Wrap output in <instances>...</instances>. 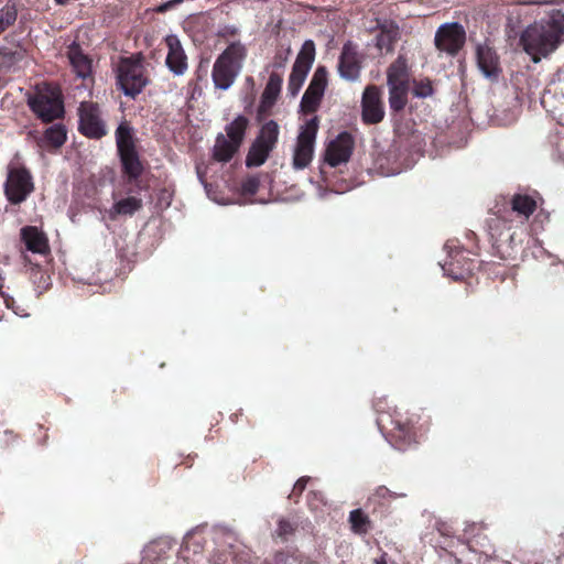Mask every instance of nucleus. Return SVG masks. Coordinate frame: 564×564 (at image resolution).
<instances>
[{"label": "nucleus", "mask_w": 564, "mask_h": 564, "mask_svg": "<svg viewBox=\"0 0 564 564\" xmlns=\"http://www.w3.org/2000/svg\"><path fill=\"white\" fill-rule=\"evenodd\" d=\"M173 1V7H175L176 4H180L183 0H172Z\"/></svg>", "instance_id": "obj_42"}, {"label": "nucleus", "mask_w": 564, "mask_h": 564, "mask_svg": "<svg viewBox=\"0 0 564 564\" xmlns=\"http://www.w3.org/2000/svg\"><path fill=\"white\" fill-rule=\"evenodd\" d=\"M564 39V13L556 10L529 24L520 36L524 52L531 56L533 63L553 53Z\"/></svg>", "instance_id": "obj_1"}, {"label": "nucleus", "mask_w": 564, "mask_h": 564, "mask_svg": "<svg viewBox=\"0 0 564 564\" xmlns=\"http://www.w3.org/2000/svg\"><path fill=\"white\" fill-rule=\"evenodd\" d=\"M433 93L432 86L430 83H422L415 86L414 95L416 97H427Z\"/></svg>", "instance_id": "obj_33"}, {"label": "nucleus", "mask_w": 564, "mask_h": 564, "mask_svg": "<svg viewBox=\"0 0 564 564\" xmlns=\"http://www.w3.org/2000/svg\"><path fill=\"white\" fill-rule=\"evenodd\" d=\"M21 237L28 250L45 254L50 247L45 234L34 226H26L21 229Z\"/></svg>", "instance_id": "obj_17"}, {"label": "nucleus", "mask_w": 564, "mask_h": 564, "mask_svg": "<svg viewBox=\"0 0 564 564\" xmlns=\"http://www.w3.org/2000/svg\"><path fill=\"white\" fill-rule=\"evenodd\" d=\"M536 204L535 200L528 195H514L512 198V209L519 215L528 218L534 210Z\"/></svg>", "instance_id": "obj_28"}, {"label": "nucleus", "mask_w": 564, "mask_h": 564, "mask_svg": "<svg viewBox=\"0 0 564 564\" xmlns=\"http://www.w3.org/2000/svg\"><path fill=\"white\" fill-rule=\"evenodd\" d=\"M116 140L119 153L134 150L132 129L127 123H121L116 131Z\"/></svg>", "instance_id": "obj_27"}, {"label": "nucleus", "mask_w": 564, "mask_h": 564, "mask_svg": "<svg viewBox=\"0 0 564 564\" xmlns=\"http://www.w3.org/2000/svg\"><path fill=\"white\" fill-rule=\"evenodd\" d=\"M124 172L131 177L137 178L142 172V165L139 161L135 150L119 153Z\"/></svg>", "instance_id": "obj_24"}, {"label": "nucleus", "mask_w": 564, "mask_h": 564, "mask_svg": "<svg viewBox=\"0 0 564 564\" xmlns=\"http://www.w3.org/2000/svg\"><path fill=\"white\" fill-rule=\"evenodd\" d=\"M247 126H248V120L242 116H238L226 128V132H227L229 140H231L232 142H235L237 145L240 147V144L243 140V137H245Z\"/></svg>", "instance_id": "obj_26"}, {"label": "nucleus", "mask_w": 564, "mask_h": 564, "mask_svg": "<svg viewBox=\"0 0 564 564\" xmlns=\"http://www.w3.org/2000/svg\"><path fill=\"white\" fill-rule=\"evenodd\" d=\"M173 8V1H167V2H164L162 3L159 8H158V11L159 12H165L170 9Z\"/></svg>", "instance_id": "obj_35"}, {"label": "nucleus", "mask_w": 564, "mask_h": 564, "mask_svg": "<svg viewBox=\"0 0 564 564\" xmlns=\"http://www.w3.org/2000/svg\"><path fill=\"white\" fill-rule=\"evenodd\" d=\"M165 43L169 48L165 65L175 76L184 75L188 68V64L180 39L175 34H169L165 37Z\"/></svg>", "instance_id": "obj_13"}, {"label": "nucleus", "mask_w": 564, "mask_h": 564, "mask_svg": "<svg viewBox=\"0 0 564 564\" xmlns=\"http://www.w3.org/2000/svg\"><path fill=\"white\" fill-rule=\"evenodd\" d=\"M466 32L458 22H447L438 26L435 32L434 43L440 52L455 55L463 47Z\"/></svg>", "instance_id": "obj_9"}, {"label": "nucleus", "mask_w": 564, "mask_h": 564, "mask_svg": "<svg viewBox=\"0 0 564 564\" xmlns=\"http://www.w3.org/2000/svg\"><path fill=\"white\" fill-rule=\"evenodd\" d=\"M383 422V417H380L379 419V424H381Z\"/></svg>", "instance_id": "obj_45"}, {"label": "nucleus", "mask_w": 564, "mask_h": 564, "mask_svg": "<svg viewBox=\"0 0 564 564\" xmlns=\"http://www.w3.org/2000/svg\"><path fill=\"white\" fill-rule=\"evenodd\" d=\"M281 91V78L279 74L272 73L270 75L269 82L264 88V91L261 96V101L259 105V116H265L275 104L276 98Z\"/></svg>", "instance_id": "obj_18"}, {"label": "nucleus", "mask_w": 564, "mask_h": 564, "mask_svg": "<svg viewBox=\"0 0 564 564\" xmlns=\"http://www.w3.org/2000/svg\"><path fill=\"white\" fill-rule=\"evenodd\" d=\"M362 118L368 123H378L383 119L384 110L380 99V90L368 86L362 95Z\"/></svg>", "instance_id": "obj_14"}, {"label": "nucleus", "mask_w": 564, "mask_h": 564, "mask_svg": "<svg viewBox=\"0 0 564 564\" xmlns=\"http://www.w3.org/2000/svg\"><path fill=\"white\" fill-rule=\"evenodd\" d=\"M308 481V478H300L294 485V491L302 492L305 489V486Z\"/></svg>", "instance_id": "obj_34"}, {"label": "nucleus", "mask_w": 564, "mask_h": 564, "mask_svg": "<svg viewBox=\"0 0 564 564\" xmlns=\"http://www.w3.org/2000/svg\"><path fill=\"white\" fill-rule=\"evenodd\" d=\"M338 72L341 78L356 80L360 74L358 54L351 43H346L339 57Z\"/></svg>", "instance_id": "obj_16"}, {"label": "nucleus", "mask_w": 564, "mask_h": 564, "mask_svg": "<svg viewBox=\"0 0 564 564\" xmlns=\"http://www.w3.org/2000/svg\"><path fill=\"white\" fill-rule=\"evenodd\" d=\"M142 199L135 196H128L116 202L108 210L110 219H116L118 216H132L135 212L141 209Z\"/></svg>", "instance_id": "obj_22"}, {"label": "nucleus", "mask_w": 564, "mask_h": 564, "mask_svg": "<svg viewBox=\"0 0 564 564\" xmlns=\"http://www.w3.org/2000/svg\"><path fill=\"white\" fill-rule=\"evenodd\" d=\"M378 494H379L380 496L384 497L387 494H389V495H390V491H389V489H387V488H380V489L378 490Z\"/></svg>", "instance_id": "obj_38"}, {"label": "nucleus", "mask_w": 564, "mask_h": 564, "mask_svg": "<svg viewBox=\"0 0 564 564\" xmlns=\"http://www.w3.org/2000/svg\"><path fill=\"white\" fill-rule=\"evenodd\" d=\"M399 36V26L393 22H386L380 25L376 45L381 52L391 53Z\"/></svg>", "instance_id": "obj_20"}, {"label": "nucleus", "mask_w": 564, "mask_h": 564, "mask_svg": "<svg viewBox=\"0 0 564 564\" xmlns=\"http://www.w3.org/2000/svg\"><path fill=\"white\" fill-rule=\"evenodd\" d=\"M315 58L314 42L308 40L302 45L289 78V93L294 97L302 88Z\"/></svg>", "instance_id": "obj_8"}, {"label": "nucleus", "mask_w": 564, "mask_h": 564, "mask_svg": "<svg viewBox=\"0 0 564 564\" xmlns=\"http://www.w3.org/2000/svg\"><path fill=\"white\" fill-rule=\"evenodd\" d=\"M247 57V48L240 42H232L216 58L212 78L216 88L221 90L229 89L242 69Z\"/></svg>", "instance_id": "obj_2"}, {"label": "nucleus", "mask_w": 564, "mask_h": 564, "mask_svg": "<svg viewBox=\"0 0 564 564\" xmlns=\"http://www.w3.org/2000/svg\"><path fill=\"white\" fill-rule=\"evenodd\" d=\"M246 82H247L248 85H250L251 88H253L254 83H253V79L251 77H248L246 79Z\"/></svg>", "instance_id": "obj_40"}, {"label": "nucleus", "mask_w": 564, "mask_h": 564, "mask_svg": "<svg viewBox=\"0 0 564 564\" xmlns=\"http://www.w3.org/2000/svg\"><path fill=\"white\" fill-rule=\"evenodd\" d=\"M477 65L481 74L488 79H496L500 73L499 57L496 51L487 43L476 47Z\"/></svg>", "instance_id": "obj_15"}, {"label": "nucleus", "mask_w": 564, "mask_h": 564, "mask_svg": "<svg viewBox=\"0 0 564 564\" xmlns=\"http://www.w3.org/2000/svg\"><path fill=\"white\" fill-rule=\"evenodd\" d=\"M45 139L55 148H59L66 141V130L62 124H54L45 131Z\"/></svg>", "instance_id": "obj_30"}, {"label": "nucleus", "mask_w": 564, "mask_h": 564, "mask_svg": "<svg viewBox=\"0 0 564 564\" xmlns=\"http://www.w3.org/2000/svg\"><path fill=\"white\" fill-rule=\"evenodd\" d=\"M69 62L73 66L74 72L79 78H87L91 74V61L85 55L80 48V46L76 43H73L68 47L67 52Z\"/></svg>", "instance_id": "obj_19"}, {"label": "nucleus", "mask_w": 564, "mask_h": 564, "mask_svg": "<svg viewBox=\"0 0 564 564\" xmlns=\"http://www.w3.org/2000/svg\"><path fill=\"white\" fill-rule=\"evenodd\" d=\"M32 175L24 167L11 169L4 184V193L12 204H20L33 192Z\"/></svg>", "instance_id": "obj_7"}, {"label": "nucleus", "mask_w": 564, "mask_h": 564, "mask_svg": "<svg viewBox=\"0 0 564 564\" xmlns=\"http://www.w3.org/2000/svg\"><path fill=\"white\" fill-rule=\"evenodd\" d=\"M317 129L318 123L316 118L310 119L301 127L293 151L292 165L295 170H303L311 163Z\"/></svg>", "instance_id": "obj_5"}, {"label": "nucleus", "mask_w": 564, "mask_h": 564, "mask_svg": "<svg viewBox=\"0 0 564 564\" xmlns=\"http://www.w3.org/2000/svg\"><path fill=\"white\" fill-rule=\"evenodd\" d=\"M409 87H389V105L390 108L399 111L404 108L408 100Z\"/></svg>", "instance_id": "obj_29"}, {"label": "nucleus", "mask_w": 564, "mask_h": 564, "mask_svg": "<svg viewBox=\"0 0 564 564\" xmlns=\"http://www.w3.org/2000/svg\"><path fill=\"white\" fill-rule=\"evenodd\" d=\"M395 429H398L400 431V435H394V436L395 437H401V433L403 432V426L399 422H397L395 423Z\"/></svg>", "instance_id": "obj_39"}, {"label": "nucleus", "mask_w": 564, "mask_h": 564, "mask_svg": "<svg viewBox=\"0 0 564 564\" xmlns=\"http://www.w3.org/2000/svg\"><path fill=\"white\" fill-rule=\"evenodd\" d=\"M327 85V72L324 67H317L311 83L302 97L301 110L305 113L317 109Z\"/></svg>", "instance_id": "obj_11"}, {"label": "nucleus", "mask_w": 564, "mask_h": 564, "mask_svg": "<svg viewBox=\"0 0 564 564\" xmlns=\"http://www.w3.org/2000/svg\"><path fill=\"white\" fill-rule=\"evenodd\" d=\"M354 149V140L347 132L338 134L332 140L324 154L325 162L335 167L348 162Z\"/></svg>", "instance_id": "obj_12"}, {"label": "nucleus", "mask_w": 564, "mask_h": 564, "mask_svg": "<svg viewBox=\"0 0 564 564\" xmlns=\"http://www.w3.org/2000/svg\"><path fill=\"white\" fill-rule=\"evenodd\" d=\"M55 2L59 6H64L68 2V0H55Z\"/></svg>", "instance_id": "obj_41"}, {"label": "nucleus", "mask_w": 564, "mask_h": 564, "mask_svg": "<svg viewBox=\"0 0 564 564\" xmlns=\"http://www.w3.org/2000/svg\"><path fill=\"white\" fill-rule=\"evenodd\" d=\"M117 80L126 96L135 97L149 84L140 59L122 58L117 69Z\"/></svg>", "instance_id": "obj_3"}, {"label": "nucleus", "mask_w": 564, "mask_h": 564, "mask_svg": "<svg viewBox=\"0 0 564 564\" xmlns=\"http://www.w3.org/2000/svg\"><path fill=\"white\" fill-rule=\"evenodd\" d=\"M29 106L45 122L61 118L64 113L63 101L57 89L39 91L29 99Z\"/></svg>", "instance_id": "obj_6"}, {"label": "nucleus", "mask_w": 564, "mask_h": 564, "mask_svg": "<svg viewBox=\"0 0 564 564\" xmlns=\"http://www.w3.org/2000/svg\"><path fill=\"white\" fill-rule=\"evenodd\" d=\"M238 148L239 145L235 142L226 139L225 135L219 134L214 145V158L219 162H228L237 152Z\"/></svg>", "instance_id": "obj_23"}, {"label": "nucleus", "mask_w": 564, "mask_h": 564, "mask_svg": "<svg viewBox=\"0 0 564 564\" xmlns=\"http://www.w3.org/2000/svg\"><path fill=\"white\" fill-rule=\"evenodd\" d=\"M279 137V124L274 121L267 122L260 130V133L256 141L250 147L248 155L246 158L247 166H260L262 165L270 151L273 149Z\"/></svg>", "instance_id": "obj_4"}, {"label": "nucleus", "mask_w": 564, "mask_h": 564, "mask_svg": "<svg viewBox=\"0 0 564 564\" xmlns=\"http://www.w3.org/2000/svg\"><path fill=\"white\" fill-rule=\"evenodd\" d=\"M197 174H198V177H199L200 182H202V183H204V181H203V177H202V175H200V171H199V170H197Z\"/></svg>", "instance_id": "obj_43"}, {"label": "nucleus", "mask_w": 564, "mask_h": 564, "mask_svg": "<svg viewBox=\"0 0 564 564\" xmlns=\"http://www.w3.org/2000/svg\"><path fill=\"white\" fill-rule=\"evenodd\" d=\"M17 19V12L13 8H6L0 13V33L10 26Z\"/></svg>", "instance_id": "obj_31"}, {"label": "nucleus", "mask_w": 564, "mask_h": 564, "mask_svg": "<svg viewBox=\"0 0 564 564\" xmlns=\"http://www.w3.org/2000/svg\"><path fill=\"white\" fill-rule=\"evenodd\" d=\"M156 546H158V544H152V545L148 546V549L145 550V554H147V556H150V554H151L152 552H154V549H155Z\"/></svg>", "instance_id": "obj_37"}, {"label": "nucleus", "mask_w": 564, "mask_h": 564, "mask_svg": "<svg viewBox=\"0 0 564 564\" xmlns=\"http://www.w3.org/2000/svg\"><path fill=\"white\" fill-rule=\"evenodd\" d=\"M242 192L245 194H254L259 188V180L254 176L248 177L241 184Z\"/></svg>", "instance_id": "obj_32"}, {"label": "nucleus", "mask_w": 564, "mask_h": 564, "mask_svg": "<svg viewBox=\"0 0 564 564\" xmlns=\"http://www.w3.org/2000/svg\"><path fill=\"white\" fill-rule=\"evenodd\" d=\"M78 111L82 133L89 138H101L106 134V127L96 104L84 101L80 104Z\"/></svg>", "instance_id": "obj_10"}, {"label": "nucleus", "mask_w": 564, "mask_h": 564, "mask_svg": "<svg viewBox=\"0 0 564 564\" xmlns=\"http://www.w3.org/2000/svg\"><path fill=\"white\" fill-rule=\"evenodd\" d=\"M386 554H382L379 558L375 560V564H387Z\"/></svg>", "instance_id": "obj_36"}, {"label": "nucleus", "mask_w": 564, "mask_h": 564, "mask_svg": "<svg viewBox=\"0 0 564 564\" xmlns=\"http://www.w3.org/2000/svg\"><path fill=\"white\" fill-rule=\"evenodd\" d=\"M350 529L354 533L362 535L370 530L369 517L360 509H355L349 513Z\"/></svg>", "instance_id": "obj_25"}, {"label": "nucleus", "mask_w": 564, "mask_h": 564, "mask_svg": "<svg viewBox=\"0 0 564 564\" xmlns=\"http://www.w3.org/2000/svg\"><path fill=\"white\" fill-rule=\"evenodd\" d=\"M387 77L388 87H409V74L405 58L399 56L388 68Z\"/></svg>", "instance_id": "obj_21"}, {"label": "nucleus", "mask_w": 564, "mask_h": 564, "mask_svg": "<svg viewBox=\"0 0 564 564\" xmlns=\"http://www.w3.org/2000/svg\"><path fill=\"white\" fill-rule=\"evenodd\" d=\"M2 288V278L0 276V289Z\"/></svg>", "instance_id": "obj_44"}]
</instances>
